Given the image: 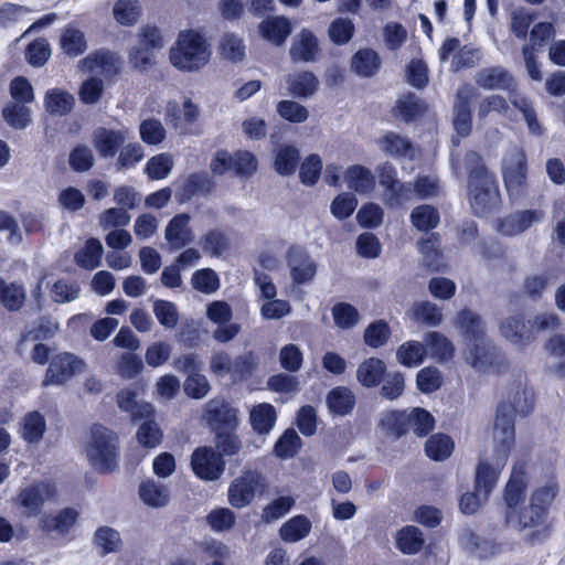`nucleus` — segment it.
I'll list each match as a JSON object with an SVG mask.
<instances>
[{
	"label": "nucleus",
	"instance_id": "nucleus-1",
	"mask_svg": "<svg viewBox=\"0 0 565 565\" xmlns=\"http://www.w3.org/2000/svg\"><path fill=\"white\" fill-rule=\"evenodd\" d=\"M468 172L469 202L477 215H483L495 207L500 201L495 175L488 170L482 157L476 151L465 156Z\"/></svg>",
	"mask_w": 565,
	"mask_h": 565
},
{
	"label": "nucleus",
	"instance_id": "nucleus-2",
	"mask_svg": "<svg viewBox=\"0 0 565 565\" xmlns=\"http://www.w3.org/2000/svg\"><path fill=\"white\" fill-rule=\"evenodd\" d=\"M534 407L533 393L527 390H518L511 403L508 405L501 403L497 407L493 438L498 443V451L500 454V462H503L515 440L514 418L512 413L521 417L527 416Z\"/></svg>",
	"mask_w": 565,
	"mask_h": 565
},
{
	"label": "nucleus",
	"instance_id": "nucleus-3",
	"mask_svg": "<svg viewBox=\"0 0 565 565\" xmlns=\"http://www.w3.org/2000/svg\"><path fill=\"white\" fill-rule=\"evenodd\" d=\"M211 56L205 39L198 32H181L170 51V61L181 71L193 72L204 66Z\"/></svg>",
	"mask_w": 565,
	"mask_h": 565
},
{
	"label": "nucleus",
	"instance_id": "nucleus-4",
	"mask_svg": "<svg viewBox=\"0 0 565 565\" xmlns=\"http://www.w3.org/2000/svg\"><path fill=\"white\" fill-rule=\"evenodd\" d=\"M86 455L92 466L99 472H110L118 466L119 450L117 435L95 424L90 428V438L86 447Z\"/></svg>",
	"mask_w": 565,
	"mask_h": 565
},
{
	"label": "nucleus",
	"instance_id": "nucleus-5",
	"mask_svg": "<svg viewBox=\"0 0 565 565\" xmlns=\"http://www.w3.org/2000/svg\"><path fill=\"white\" fill-rule=\"evenodd\" d=\"M264 488L265 478L260 472L256 470H244L228 487V502L233 508L243 509L250 504L256 493Z\"/></svg>",
	"mask_w": 565,
	"mask_h": 565
},
{
	"label": "nucleus",
	"instance_id": "nucleus-6",
	"mask_svg": "<svg viewBox=\"0 0 565 565\" xmlns=\"http://www.w3.org/2000/svg\"><path fill=\"white\" fill-rule=\"evenodd\" d=\"M503 181L511 198L523 193L526 180V157L521 148H512L503 160Z\"/></svg>",
	"mask_w": 565,
	"mask_h": 565
},
{
	"label": "nucleus",
	"instance_id": "nucleus-7",
	"mask_svg": "<svg viewBox=\"0 0 565 565\" xmlns=\"http://www.w3.org/2000/svg\"><path fill=\"white\" fill-rule=\"evenodd\" d=\"M191 467L200 479L216 481L223 476L226 462L212 446H201L191 455Z\"/></svg>",
	"mask_w": 565,
	"mask_h": 565
},
{
	"label": "nucleus",
	"instance_id": "nucleus-8",
	"mask_svg": "<svg viewBox=\"0 0 565 565\" xmlns=\"http://www.w3.org/2000/svg\"><path fill=\"white\" fill-rule=\"evenodd\" d=\"M203 419L213 431L235 430L238 426V409L223 397H214L204 406Z\"/></svg>",
	"mask_w": 565,
	"mask_h": 565
},
{
	"label": "nucleus",
	"instance_id": "nucleus-9",
	"mask_svg": "<svg viewBox=\"0 0 565 565\" xmlns=\"http://www.w3.org/2000/svg\"><path fill=\"white\" fill-rule=\"evenodd\" d=\"M86 364L73 353L56 354L50 362L43 385H62L77 373H83Z\"/></svg>",
	"mask_w": 565,
	"mask_h": 565
},
{
	"label": "nucleus",
	"instance_id": "nucleus-10",
	"mask_svg": "<svg viewBox=\"0 0 565 565\" xmlns=\"http://www.w3.org/2000/svg\"><path fill=\"white\" fill-rule=\"evenodd\" d=\"M286 263L290 278L296 285H305L313 280L317 264L308 250L300 245H291L286 253Z\"/></svg>",
	"mask_w": 565,
	"mask_h": 565
},
{
	"label": "nucleus",
	"instance_id": "nucleus-11",
	"mask_svg": "<svg viewBox=\"0 0 565 565\" xmlns=\"http://www.w3.org/2000/svg\"><path fill=\"white\" fill-rule=\"evenodd\" d=\"M476 84L487 90H505L509 97L515 92L516 83L512 74L502 66L481 68L475 77Z\"/></svg>",
	"mask_w": 565,
	"mask_h": 565
},
{
	"label": "nucleus",
	"instance_id": "nucleus-12",
	"mask_svg": "<svg viewBox=\"0 0 565 565\" xmlns=\"http://www.w3.org/2000/svg\"><path fill=\"white\" fill-rule=\"evenodd\" d=\"M55 489L47 482H38L22 489L19 493V503L28 518L38 516L46 500L51 499Z\"/></svg>",
	"mask_w": 565,
	"mask_h": 565
},
{
	"label": "nucleus",
	"instance_id": "nucleus-13",
	"mask_svg": "<svg viewBox=\"0 0 565 565\" xmlns=\"http://www.w3.org/2000/svg\"><path fill=\"white\" fill-rule=\"evenodd\" d=\"M526 489V473L524 465H515L511 477L504 489V502L508 508L505 513L507 524H512L514 518V509L524 498Z\"/></svg>",
	"mask_w": 565,
	"mask_h": 565
},
{
	"label": "nucleus",
	"instance_id": "nucleus-14",
	"mask_svg": "<svg viewBox=\"0 0 565 565\" xmlns=\"http://www.w3.org/2000/svg\"><path fill=\"white\" fill-rule=\"evenodd\" d=\"M190 221L191 217L186 213L177 214L169 221L164 230V239L170 250H180L193 242Z\"/></svg>",
	"mask_w": 565,
	"mask_h": 565
},
{
	"label": "nucleus",
	"instance_id": "nucleus-15",
	"mask_svg": "<svg viewBox=\"0 0 565 565\" xmlns=\"http://www.w3.org/2000/svg\"><path fill=\"white\" fill-rule=\"evenodd\" d=\"M501 334L515 345H527L533 342V329L531 319L525 320L523 316L509 317L500 324Z\"/></svg>",
	"mask_w": 565,
	"mask_h": 565
},
{
	"label": "nucleus",
	"instance_id": "nucleus-16",
	"mask_svg": "<svg viewBox=\"0 0 565 565\" xmlns=\"http://www.w3.org/2000/svg\"><path fill=\"white\" fill-rule=\"evenodd\" d=\"M508 458L500 462V454L498 451V443H495V449H494V462L495 466H490L488 462L480 461L477 469H476V490L479 493H482V498L484 500L488 499L490 492L495 487V483L498 481L500 469L503 467L507 462Z\"/></svg>",
	"mask_w": 565,
	"mask_h": 565
},
{
	"label": "nucleus",
	"instance_id": "nucleus-17",
	"mask_svg": "<svg viewBox=\"0 0 565 565\" xmlns=\"http://www.w3.org/2000/svg\"><path fill=\"white\" fill-rule=\"evenodd\" d=\"M319 53L317 36L309 30H301L291 43L289 55L294 62H315Z\"/></svg>",
	"mask_w": 565,
	"mask_h": 565
},
{
	"label": "nucleus",
	"instance_id": "nucleus-18",
	"mask_svg": "<svg viewBox=\"0 0 565 565\" xmlns=\"http://www.w3.org/2000/svg\"><path fill=\"white\" fill-rule=\"evenodd\" d=\"M544 213L539 210H526L511 214L499 224V231L508 236L520 234L530 228L534 223L543 220Z\"/></svg>",
	"mask_w": 565,
	"mask_h": 565
},
{
	"label": "nucleus",
	"instance_id": "nucleus-19",
	"mask_svg": "<svg viewBox=\"0 0 565 565\" xmlns=\"http://www.w3.org/2000/svg\"><path fill=\"white\" fill-rule=\"evenodd\" d=\"M117 405L122 412L130 414L135 423L153 417L154 414L153 406L147 402H139L136 392L130 388L118 392Z\"/></svg>",
	"mask_w": 565,
	"mask_h": 565
},
{
	"label": "nucleus",
	"instance_id": "nucleus-20",
	"mask_svg": "<svg viewBox=\"0 0 565 565\" xmlns=\"http://www.w3.org/2000/svg\"><path fill=\"white\" fill-rule=\"evenodd\" d=\"M78 516V511L73 508H65L56 514L43 516L41 520V529L46 533L64 536L74 527Z\"/></svg>",
	"mask_w": 565,
	"mask_h": 565
},
{
	"label": "nucleus",
	"instance_id": "nucleus-21",
	"mask_svg": "<svg viewBox=\"0 0 565 565\" xmlns=\"http://www.w3.org/2000/svg\"><path fill=\"white\" fill-rule=\"evenodd\" d=\"M126 140L120 130L99 127L93 132V145L102 158H113Z\"/></svg>",
	"mask_w": 565,
	"mask_h": 565
},
{
	"label": "nucleus",
	"instance_id": "nucleus-22",
	"mask_svg": "<svg viewBox=\"0 0 565 565\" xmlns=\"http://www.w3.org/2000/svg\"><path fill=\"white\" fill-rule=\"evenodd\" d=\"M214 186L207 173H192L177 189L175 198L179 202H188L194 196L209 194Z\"/></svg>",
	"mask_w": 565,
	"mask_h": 565
},
{
	"label": "nucleus",
	"instance_id": "nucleus-23",
	"mask_svg": "<svg viewBox=\"0 0 565 565\" xmlns=\"http://www.w3.org/2000/svg\"><path fill=\"white\" fill-rule=\"evenodd\" d=\"M467 347L466 360L475 369L481 371L492 364L494 359V347L487 335L467 343Z\"/></svg>",
	"mask_w": 565,
	"mask_h": 565
},
{
	"label": "nucleus",
	"instance_id": "nucleus-24",
	"mask_svg": "<svg viewBox=\"0 0 565 565\" xmlns=\"http://www.w3.org/2000/svg\"><path fill=\"white\" fill-rule=\"evenodd\" d=\"M258 28L262 36L276 45L284 44L291 33V23L282 15L268 17Z\"/></svg>",
	"mask_w": 565,
	"mask_h": 565
},
{
	"label": "nucleus",
	"instance_id": "nucleus-25",
	"mask_svg": "<svg viewBox=\"0 0 565 565\" xmlns=\"http://www.w3.org/2000/svg\"><path fill=\"white\" fill-rule=\"evenodd\" d=\"M230 380L233 384L249 380L259 366V356L249 350L236 355L232 361Z\"/></svg>",
	"mask_w": 565,
	"mask_h": 565
},
{
	"label": "nucleus",
	"instance_id": "nucleus-26",
	"mask_svg": "<svg viewBox=\"0 0 565 565\" xmlns=\"http://www.w3.org/2000/svg\"><path fill=\"white\" fill-rule=\"evenodd\" d=\"M455 324L465 338L466 343L481 339L486 335L484 324L480 315L469 309H463L458 312Z\"/></svg>",
	"mask_w": 565,
	"mask_h": 565
},
{
	"label": "nucleus",
	"instance_id": "nucleus-27",
	"mask_svg": "<svg viewBox=\"0 0 565 565\" xmlns=\"http://www.w3.org/2000/svg\"><path fill=\"white\" fill-rule=\"evenodd\" d=\"M82 68L100 74H115L119 71L118 58L108 51H96L81 61Z\"/></svg>",
	"mask_w": 565,
	"mask_h": 565
},
{
	"label": "nucleus",
	"instance_id": "nucleus-28",
	"mask_svg": "<svg viewBox=\"0 0 565 565\" xmlns=\"http://www.w3.org/2000/svg\"><path fill=\"white\" fill-rule=\"evenodd\" d=\"M344 180L348 188L359 194H369L375 186V177L367 168L354 164L344 172Z\"/></svg>",
	"mask_w": 565,
	"mask_h": 565
},
{
	"label": "nucleus",
	"instance_id": "nucleus-29",
	"mask_svg": "<svg viewBox=\"0 0 565 565\" xmlns=\"http://www.w3.org/2000/svg\"><path fill=\"white\" fill-rule=\"evenodd\" d=\"M74 104V96L62 88H51L44 95V108L52 116L70 114Z\"/></svg>",
	"mask_w": 565,
	"mask_h": 565
},
{
	"label": "nucleus",
	"instance_id": "nucleus-30",
	"mask_svg": "<svg viewBox=\"0 0 565 565\" xmlns=\"http://www.w3.org/2000/svg\"><path fill=\"white\" fill-rule=\"evenodd\" d=\"M277 420L275 407L269 403H260L249 412V422L258 435H267L271 431Z\"/></svg>",
	"mask_w": 565,
	"mask_h": 565
},
{
	"label": "nucleus",
	"instance_id": "nucleus-31",
	"mask_svg": "<svg viewBox=\"0 0 565 565\" xmlns=\"http://www.w3.org/2000/svg\"><path fill=\"white\" fill-rule=\"evenodd\" d=\"M7 125L15 130H23L32 122L30 105L17 102H8L1 111Z\"/></svg>",
	"mask_w": 565,
	"mask_h": 565
},
{
	"label": "nucleus",
	"instance_id": "nucleus-32",
	"mask_svg": "<svg viewBox=\"0 0 565 565\" xmlns=\"http://www.w3.org/2000/svg\"><path fill=\"white\" fill-rule=\"evenodd\" d=\"M510 102L522 114L529 132L532 136L542 137L545 129L537 119V114L533 103L521 94H512L510 96Z\"/></svg>",
	"mask_w": 565,
	"mask_h": 565
},
{
	"label": "nucleus",
	"instance_id": "nucleus-33",
	"mask_svg": "<svg viewBox=\"0 0 565 565\" xmlns=\"http://www.w3.org/2000/svg\"><path fill=\"white\" fill-rule=\"evenodd\" d=\"M355 405V395L344 386L332 388L327 395V406L333 415L345 416Z\"/></svg>",
	"mask_w": 565,
	"mask_h": 565
},
{
	"label": "nucleus",
	"instance_id": "nucleus-34",
	"mask_svg": "<svg viewBox=\"0 0 565 565\" xmlns=\"http://www.w3.org/2000/svg\"><path fill=\"white\" fill-rule=\"evenodd\" d=\"M454 127L461 137H467L471 131V109L468 92L459 89L457 103L454 107Z\"/></svg>",
	"mask_w": 565,
	"mask_h": 565
},
{
	"label": "nucleus",
	"instance_id": "nucleus-35",
	"mask_svg": "<svg viewBox=\"0 0 565 565\" xmlns=\"http://www.w3.org/2000/svg\"><path fill=\"white\" fill-rule=\"evenodd\" d=\"M60 45L63 53L71 57L79 56L87 50V41L84 32L72 24L63 29Z\"/></svg>",
	"mask_w": 565,
	"mask_h": 565
},
{
	"label": "nucleus",
	"instance_id": "nucleus-36",
	"mask_svg": "<svg viewBox=\"0 0 565 565\" xmlns=\"http://www.w3.org/2000/svg\"><path fill=\"white\" fill-rule=\"evenodd\" d=\"M396 547L406 555H414L422 551L425 540L423 532L414 525H406L397 531Z\"/></svg>",
	"mask_w": 565,
	"mask_h": 565
},
{
	"label": "nucleus",
	"instance_id": "nucleus-37",
	"mask_svg": "<svg viewBox=\"0 0 565 565\" xmlns=\"http://www.w3.org/2000/svg\"><path fill=\"white\" fill-rule=\"evenodd\" d=\"M26 299L22 284L8 282L0 277V303L9 311L20 310Z\"/></svg>",
	"mask_w": 565,
	"mask_h": 565
},
{
	"label": "nucleus",
	"instance_id": "nucleus-38",
	"mask_svg": "<svg viewBox=\"0 0 565 565\" xmlns=\"http://www.w3.org/2000/svg\"><path fill=\"white\" fill-rule=\"evenodd\" d=\"M351 66L358 75L372 77L380 70L381 58L374 50L362 49L352 56Z\"/></svg>",
	"mask_w": 565,
	"mask_h": 565
},
{
	"label": "nucleus",
	"instance_id": "nucleus-39",
	"mask_svg": "<svg viewBox=\"0 0 565 565\" xmlns=\"http://www.w3.org/2000/svg\"><path fill=\"white\" fill-rule=\"evenodd\" d=\"M104 247L99 239L88 238L85 246L74 255V262L81 268L92 270L100 265Z\"/></svg>",
	"mask_w": 565,
	"mask_h": 565
},
{
	"label": "nucleus",
	"instance_id": "nucleus-40",
	"mask_svg": "<svg viewBox=\"0 0 565 565\" xmlns=\"http://www.w3.org/2000/svg\"><path fill=\"white\" fill-rule=\"evenodd\" d=\"M408 414L399 411H387L381 414L379 426L387 436L399 438L408 431Z\"/></svg>",
	"mask_w": 565,
	"mask_h": 565
},
{
	"label": "nucleus",
	"instance_id": "nucleus-41",
	"mask_svg": "<svg viewBox=\"0 0 565 565\" xmlns=\"http://www.w3.org/2000/svg\"><path fill=\"white\" fill-rule=\"evenodd\" d=\"M311 526V522L306 515L298 514L281 525L279 535L282 541L295 543L305 539L310 533Z\"/></svg>",
	"mask_w": 565,
	"mask_h": 565
},
{
	"label": "nucleus",
	"instance_id": "nucleus-42",
	"mask_svg": "<svg viewBox=\"0 0 565 565\" xmlns=\"http://www.w3.org/2000/svg\"><path fill=\"white\" fill-rule=\"evenodd\" d=\"M382 149L392 157L415 158L413 142L395 132H387L381 139Z\"/></svg>",
	"mask_w": 565,
	"mask_h": 565
},
{
	"label": "nucleus",
	"instance_id": "nucleus-43",
	"mask_svg": "<svg viewBox=\"0 0 565 565\" xmlns=\"http://www.w3.org/2000/svg\"><path fill=\"white\" fill-rule=\"evenodd\" d=\"M386 366L376 358H370L360 364L356 371L359 382L366 387H374L383 380Z\"/></svg>",
	"mask_w": 565,
	"mask_h": 565
},
{
	"label": "nucleus",
	"instance_id": "nucleus-44",
	"mask_svg": "<svg viewBox=\"0 0 565 565\" xmlns=\"http://www.w3.org/2000/svg\"><path fill=\"white\" fill-rule=\"evenodd\" d=\"M287 82L289 84L290 94L298 98H308L312 96L317 92L319 85V81L316 75L308 71L289 76Z\"/></svg>",
	"mask_w": 565,
	"mask_h": 565
},
{
	"label": "nucleus",
	"instance_id": "nucleus-45",
	"mask_svg": "<svg viewBox=\"0 0 565 565\" xmlns=\"http://www.w3.org/2000/svg\"><path fill=\"white\" fill-rule=\"evenodd\" d=\"M439 247L440 236L437 233H431L418 242V249L423 255L424 265L433 271L439 270L443 264Z\"/></svg>",
	"mask_w": 565,
	"mask_h": 565
},
{
	"label": "nucleus",
	"instance_id": "nucleus-46",
	"mask_svg": "<svg viewBox=\"0 0 565 565\" xmlns=\"http://www.w3.org/2000/svg\"><path fill=\"white\" fill-rule=\"evenodd\" d=\"M414 200L412 182H397L383 191V202L391 209H398Z\"/></svg>",
	"mask_w": 565,
	"mask_h": 565
},
{
	"label": "nucleus",
	"instance_id": "nucleus-47",
	"mask_svg": "<svg viewBox=\"0 0 565 565\" xmlns=\"http://www.w3.org/2000/svg\"><path fill=\"white\" fill-rule=\"evenodd\" d=\"M398 116L406 122L416 120L427 109L425 102L413 93L401 96L396 104Z\"/></svg>",
	"mask_w": 565,
	"mask_h": 565
},
{
	"label": "nucleus",
	"instance_id": "nucleus-48",
	"mask_svg": "<svg viewBox=\"0 0 565 565\" xmlns=\"http://www.w3.org/2000/svg\"><path fill=\"white\" fill-rule=\"evenodd\" d=\"M426 355V345L417 341H407L403 343L396 352L397 361L407 367L420 365Z\"/></svg>",
	"mask_w": 565,
	"mask_h": 565
},
{
	"label": "nucleus",
	"instance_id": "nucleus-49",
	"mask_svg": "<svg viewBox=\"0 0 565 565\" xmlns=\"http://www.w3.org/2000/svg\"><path fill=\"white\" fill-rule=\"evenodd\" d=\"M439 221V213L433 205H419L411 213V222L413 226L422 232L434 230L438 226Z\"/></svg>",
	"mask_w": 565,
	"mask_h": 565
},
{
	"label": "nucleus",
	"instance_id": "nucleus-50",
	"mask_svg": "<svg viewBox=\"0 0 565 565\" xmlns=\"http://www.w3.org/2000/svg\"><path fill=\"white\" fill-rule=\"evenodd\" d=\"M427 353L438 362L449 360L454 354V347L451 342L443 334L431 331L428 332L426 338Z\"/></svg>",
	"mask_w": 565,
	"mask_h": 565
},
{
	"label": "nucleus",
	"instance_id": "nucleus-51",
	"mask_svg": "<svg viewBox=\"0 0 565 565\" xmlns=\"http://www.w3.org/2000/svg\"><path fill=\"white\" fill-rule=\"evenodd\" d=\"M140 499L150 507H164L169 500L168 489L153 480L143 481L139 487Z\"/></svg>",
	"mask_w": 565,
	"mask_h": 565
},
{
	"label": "nucleus",
	"instance_id": "nucleus-52",
	"mask_svg": "<svg viewBox=\"0 0 565 565\" xmlns=\"http://www.w3.org/2000/svg\"><path fill=\"white\" fill-rule=\"evenodd\" d=\"M300 160L299 151L294 146H281L275 157L274 167L280 175H290L295 172Z\"/></svg>",
	"mask_w": 565,
	"mask_h": 565
},
{
	"label": "nucleus",
	"instance_id": "nucleus-53",
	"mask_svg": "<svg viewBox=\"0 0 565 565\" xmlns=\"http://www.w3.org/2000/svg\"><path fill=\"white\" fill-rule=\"evenodd\" d=\"M454 450V441L444 434H436L428 438L425 444L426 455L435 460L443 461L450 457Z\"/></svg>",
	"mask_w": 565,
	"mask_h": 565
},
{
	"label": "nucleus",
	"instance_id": "nucleus-54",
	"mask_svg": "<svg viewBox=\"0 0 565 565\" xmlns=\"http://www.w3.org/2000/svg\"><path fill=\"white\" fill-rule=\"evenodd\" d=\"M215 434V450L221 457H233L239 454L242 441L235 430H217Z\"/></svg>",
	"mask_w": 565,
	"mask_h": 565
},
{
	"label": "nucleus",
	"instance_id": "nucleus-55",
	"mask_svg": "<svg viewBox=\"0 0 565 565\" xmlns=\"http://www.w3.org/2000/svg\"><path fill=\"white\" fill-rule=\"evenodd\" d=\"M142 420L137 430V440L145 448H156L162 440V430L152 417Z\"/></svg>",
	"mask_w": 565,
	"mask_h": 565
},
{
	"label": "nucleus",
	"instance_id": "nucleus-56",
	"mask_svg": "<svg viewBox=\"0 0 565 565\" xmlns=\"http://www.w3.org/2000/svg\"><path fill=\"white\" fill-rule=\"evenodd\" d=\"M46 428L45 419L39 412H31L23 418L22 437L29 444L38 443Z\"/></svg>",
	"mask_w": 565,
	"mask_h": 565
},
{
	"label": "nucleus",
	"instance_id": "nucleus-57",
	"mask_svg": "<svg viewBox=\"0 0 565 565\" xmlns=\"http://www.w3.org/2000/svg\"><path fill=\"white\" fill-rule=\"evenodd\" d=\"M94 544L102 550V555L115 553L121 545L120 534L110 526H100L94 534Z\"/></svg>",
	"mask_w": 565,
	"mask_h": 565
},
{
	"label": "nucleus",
	"instance_id": "nucleus-58",
	"mask_svg": "<svg viewBox=\"0 0 565 565\" xmlns=\"http://www.w3.org/2000/svg\"><path fill=\"white\" fill-rule=\"evenodd\" d=\"M301 446V439L294 428H288L276 441L274 451L278 458L287 459L297 455Z\"/></svg>",
	"mask_w": 565,
	"mask_h": 565
},
{
	"label": "nucleus",
	"instance_id": "nucleus-59",
	"mask_svg": "<svg viewBox=\"0 0 565 565\" xmlns=\"http://www.w3.org/2000/svg\"><path fill=\"white\" fill-rule=\"evenodd\" d=\"M332 317L338 328L347 330L355 327L360 320L358 309L348 302H338L332 307Z\"/></svg>",
	"mask_w": 565,
	"mask_h": 565
},
{
	"label": "nucleus",
	"instance_id": "nucleus-60",
	"mask_svg": "<svg viewBox=\"0 0 565 565\" xmlns=\"http://www.w3.org/2000/svg\"><path fill=\"white\" fill-rule=\"evenodd\" d=\"M10 102L31 105L34 99V89L30 81L24 76H15L9 84Z\"/></svg>",
	"mask_w": 565,
	"mask_h": 565
},
{
	"label": "nucleus",
	"instance_id": "nucleus-61",
	"mask_svg": "<svg viewBox=\"0 0 565 565\" xmlns=\"http://www.w3.org/2000/svg\"><path fill=\"white\" fill-rule=\"evenodd\" d=\"M295 499L289 495H281L268 503L262 512V520L271 523L285 516L294 507Z\"/></svg>",
	"mask_w": 565,
	"mask_h": 565
},
{
	"label": "nucleus",
	"instance_id": "nucleus-62",
	"mask_svg": "<svg viewBox=\"0 0 565 565\" xmlns=\"http://www.w3.org/2000/svg\"><path fill=\"white\" fill-rule=\"evenodd\" d=\"M408 430L412 429L419 437L428 435L435 426L433 415L424 408H414L408 414Z\"/></svg>",
	"mask_w": 565,
	"mask_h": 565
},
{
	"label": "nucleus",
	"instance_id": "nucleus-63",
	"mask_svg": "<svg viewBox=\"0 0 565 565\" xmlns=\"http://www.w3.org/2000/svg\"><path fill=\"white\" fill-rule=\"evenodd\" d=\"M51 56V47L47 40L43 38L35 39L28 44L25 50V60L34 67L43 66Z\"/></svg>",
	"mask_w": 565,
	"mask_h": 565
},
{
	"label": "nucleus",
	"instance_id": "nucleus-64",
	"mask_svg": "<svg viewBox=\"0 0 565 565\" xmlns=\"http://www.w3.org/2000/svg\"><path fill=\"white\" fill-rule=\"evenodd\" d=\"M201 245L205 254L220 257L227 249L228 239L223 232L212 230L202 236Z\"/></svg>",
	"mask_w": 565,
	"mask_h": 565
}]
</instances>
